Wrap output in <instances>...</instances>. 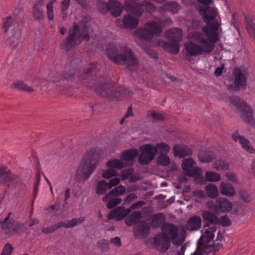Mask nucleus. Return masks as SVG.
I'll return each mask as SVG.
<instances>
[{
  "label": "nucleus",
  "instance_id": "obj_53",
  "mask_svg": "<svg viewBox=\"0 0 255 255\" xmlns=\"http://www.w3.org/2000/svg\"><path fill=\"white\" fill-rule=\"evenodd\" d=\"M240 195L245 202H249L252 200V197L249 193L245 190H241Z\"/></svg>",
  "mask_w": 255,
  "mask_h": 255
},
{
  "label": "nucleus",
  "instance_id": "obj_55",
  "mask_svg": "<svg viewBox=\"0 0 255 255\" xmlns=\"http://www.w3.org/2000/svg\"><path fill=\"white\" fill-rule=\"evenodd\" d=\"M218 224L223 226H228L231 224V222L227 216H223L219 219Z\"/></svg>",
  "mask_w": 255,
  "mask_h": 255
},
{
  "label": "nucleus",
  "instance_id": "obj_29",
  "mask_svg": "<svg viewBox=\"0 0 255 255\" xmlns=\"http://www.w3.org/2000/svg\"><path fill=\"white\" fill-rule=\"evenodd\" d=\"M103 201L104 202H107L106 206L107 208L110 209L120 204L122 202V199L112 195L110 197H107L106 194L103 197Z\"/></svg>",
  "mask_w": 255,
  "mask_h": 255
},
{
  "label": "nucleus",
  "instance_id": "obj_46",
  "mask_svg": "<svg viewBox=\"0 0 255 255\" xmlns=\"http://www.w3.org/2000/svg\"><path fill=\"white\" fill-rule=\"evenodd\" d=\"M10 213H9L7 216L4 218L2 222H0L1 228L3 230H9L12 226L13 223L9 220Z\"/></svg>",
  "mask_w": 255,
  "mask_h": 255
},
{
  "label": "nucleus",
  "instance_id": "obj_27",
  "mask_svg": "<svg viewBox=\"0 0 255 255\" xmlns=\"http://www.w3.org/2000/svg\"><path fill=\"white\" fill-rule=\"evenodd\" d=\"M201 218L199 216H194L188 219L186 228L190 231L198 230L201 227Z\"/></svg>",
  "mask_w": 255,
  "mask_h": 255
},
{
  "label": "nucleus",
  "instance_id": "obj_5",
  "mask_svg": "<svg viewBox=\"0 0 255 255\" xmlns=\"http://www.w3.org/2000/svg\"><path fill=\"white\" fill-rule=\"evenodd\" d=\"M89 25L87 18L83 19L79 25L74 23L73 28L69 30L68 38L62 44L63 48L68 51L80 43L82 40H88L89 39V35L88 34Z\"/></svg>",
  "mask_w": 255,
  "mask_h": 255
},
{
  "label": "nucleus",
  "instance_id": "obj_62",
  "mask_svg": "<svg viewBox=\"0 0 255 255\" xmlns=\"http://www.w3.org/2000/svg\"><path fill=\"white\" fill-rule=\"evenodd\" d=\"M131 173L132 171L129 168L123 170L121 173V176L122 179L123 180L127 179L130 176Z\"/></svg>",
  "mask_w": 255,
  "mask_h": 255
},
{
  "label": "nucleus",
  "instance_id": "obj_22",
  "mask_svg": "<svg viewBox=\"0 0 255 255\" xmlns=\"http://www.w3.org/2000/svg\"><path fill=\"white\" fill-rule=\"evenodd\" d=\"M138 154L139 152L137 149L131 148L123 152L120 157L128 166L133 163V159Z\"/></svg>",
  "mask_w": 255,
  "mask_h": 255
},
{
  "label": "nucleus",
  "instance_id": "obj_6",
  "mask_svg": "<svg viewBox=\"0 0 255 255\" xmlns=\"http://www.w3.org/2000/svg\"><path fill=\"white\" fill-rule=\"evenodd\" d=\"M165 37L169 42L162 40H154L152 42L153 45L161 46L163 49L169 53L177 54L180 50L179 41L182 39V30L178 27L170 28L165 32Z\"/></svg>",
  "mask_w": 255,
  "mask_h": 255
},
{
  "label": "nucleus",
  "instance_id": "obj_40",
  "mask_svg": "<svg viewBox=\"0 0 255 255\" xmlns=\"http://www.w3.org/2000/svg\"><path fill=\"white\" fill-rule=\"evenodd\" d=\"M126 187L122 185H120L118 187L114 188L108 193H107V197H110L111 195L115 197H119V196L123 195L126 192Z\"/></svg>",
  "mask_w": 255,
  "mask_h": 255
},
{
  "label": "nucleus",
  "instance_id": "obj_15",
  "mask_svg": "<svg viewBox=\"0 0 255 255\" xmlns=\"http://www.w3.org/2000/svg\"><path fill=\"white\" fill-rule=\"evenodd\" d=\"M101 4L106 8L105 10H101L102 12L110 10L111 14L115 17L119 16L123 10L122 4L117 0H110L108 3L102 2Z\"/></svg>",
  "mask_w": 255,
  "mask_h": 255
},
{
  "label": "nucleus",
  "instance_id": "obj_28",
  "mask_svg": "<svg viewBox=\"0 0 255 255\" xmlns=\"http://www.w3.org/2000/svg\"><path fill=\"white\" fill-rule=\"evenodd\" d=\"M220 192L226 196H233L236 194L234 187L231 184L224 181L221 182Z\"/></svg>",
  "mask_w": 255,
  "mask_h": 255
},
{
  "label": "nucleus",
  "instance_id": "obj_7",
  "mask_svg": "<svg viewBox=\"0 0 255 255\" xmlns=\"http://www.w3.org/2000/svg\"><path fill=\"white\" fill-rule=\"evenodd\" d=\"M100 82L101 83L93 86L96 93L99 95L109 98H128L131 96L130 93L125 87H118L116 84H107L103 78Z\"/></svg>",
  "mask_w": 255,
  "mask_h": 255
},
{
  "label": "nucleus",
  "instance_id": "obj_35",
  "mask_svg": "<svg viewBox=\"0 0 255 255\" xmlns=\"http://www.w3.org/2000/svg\"><path fill=\"white\" fill-rule=\"evenodd\" d=\"M202 216L203 219L208 221L212 225H217L219 222V218L214 214L208 211H203L202 212Z\"/></svg>",
  "mask_w": 255,
  "mask_h": 255
},
{
  "label": "nucleus",
  "instance_id": "obj_21",
  "mask_svg": "<svg viewBox=\"0 0 255 255\" xmlns=\"http://www.w3.org/2000/svg\"><path fill=\"white\" fill-rule=\"evenodd\" d=\"M233 203L224 197L217 199L215 202V211L221 212H230L233 208Z\"/></svg>",
  "mask_w": 255,
  "mask_h": 255
},
{
  "label": "nucleus",
  "instance_id": "obj_57",
  "mask_svg": "<svg viewBox=\"0 0 255 255\" xmlns=\"http://www.w3.org/2000/svg\"><path fill=\"white\" fill-rule=\"evenodd\" d=\"M141 47L151 57L153 58H156L157 57V53L150 47L143 46H141Z\"/></svg>",
  "mask_w": 255,
  "mask_h": 255
},
{
  "label": "nucleus",
  "instance_id": "obj_20",
  "mask_svg": "<svg viewBox=\"0 0 255 255\" xmlns=\"http://www.w3.org/2000/svg\"><path fill=\"white\" fill-rule=\"evenodd\" d=\"M216 232V228L214 225H205L202 229V235L200 239L209 244L213 240Z\"/></svg>",
  "mask_w": 255,
  "mask_h": 255
},
{
  "label": "nucleus",
  "instance_id": "obj_54",
  "mask_svg": "<svg viewBox=\"0 0 255 255\" xmlns=\"http://www.w3.org/2000/svg\"><path fill=\"white\" fill-rule=\"evenodd\" d=\"M225 176L226 178L232 182L237 183L238 182V178L236 173L231 172L226 173Z\"/></svg>",
  "mask_w": 255,
  "mask_h": 255
},
{
  "label": "nucleus",
  "instance_id": "obj_31",
  "mask_svg": "<svg viewBox=\"0 0 255 255\" xmlns=\"http://www.w3.org/2000/svg\"><path fill=\"white\" fill-rule=\"evenodd\" d=\"M246 24L249 33L252 36H255V18L253 16H245Z\"/></svg>",
  "mask_w": 255,
  "mask_h": 255
},
{
  "label": "nucleus",
  "instance_id": "obj_45",
  "mask_svg": "<svg viewBox=\"0 0 255 255\" xmlns=\"http://www.w3.org/2000/svg\"><path fill=\"white\" fill-rule=\"evenodd\" d=\"M84 220L85 218L84 217L75 218L71 220L68 221L66 223H63L62 226L66 228H71L80 224Z\"/></svg>",
  "mask_w": 255,
  "mask_h": 255
},
{
  "label": "nucleus",
  "instance_id": "obj_64",
  "mask_svg": "<svg viewBox=\"0 0 255 255\" xmlns=\"http://www.w3.org/2000/svg\"><path fill=\"white\" fill-rule=\"evenodd\" d=\"M98 65L97 62L92 64L90 67L86 70L85 72L88 74L91 72L96 71V69L98 67Z\"/></svg>",
  "mask_w": 255,
  "mask_h": 255
},
{
  "label": "nucleus",
  "instance_id": "obj_63",
  "mask_svg": "<svg viewBox=\"0 0 255 255\" xmlns=\"http://www.w3.org/2000/svg\"><path fill=\"white\" fill-rule=\"evenodd\" d=\"M110 242L117 247H120L121 246V239L119 237H115L111 239Z\"/></svg>",
  "mask_w": 255,
  "mask_h": 255
},
{
  "label": "nucleus",
  "instance_id": "obj_58",
  "mask_svg": "<svg viewBox=\"0 0 255 255\" xmlns=\"http://www.w3.org/2000/svg\"><path fill=\"white\" fill-rule=\"evenodd\" d=\"M13 23V19L10 16H9L4 21L3 23V27L4 29V32H6L9 27Z\"/></svg>",
  "mask_w": 255,
  "mask_h": 255
},
{
  "label": "nucleus",
  "instance_id": "obj_18",
  "mask_svg": "<svg viewBox=\"0 0 255 255\" xmlns=\"http://www.w3.org/2000/svg\"><path fill=\"white\" fill-rule=\"evenodd\" d=\"M130 213V209H126L123 206L116 207L111 211L108 215L109 220L115 219L117 221H120L125 218Z\"/></svg>",
  "mask_w": 255,
  "mask_h": 255
},
{
  "label": "nucleus",
  "instance_id": "obj_44",
  "mask_svg": "<svg viewBox=\"0 0 255 255\" xmlns=\"http://www.w3.org/2000/svg\"><path fill=\"white\" fill-rule=\"evenodd\" d=\"M157 163L162 166H168L170 163V159L167 154L160 153L156 159Z\"/></svg>",
  "mask_w": 255,
  "mask_h": 255
},
{
  "label": "nucleus",
  "instance_id": "obj_8",
  "mask_svg": "<svg viewBox=\"0 0 255 255\" xmlns=\"http://www.w3.org/2000/svg\"><path fill=\"white\" fill-rule=\"evenodd\" d=\"M141 217V214L139 211H134L125 220V223L128 226L135 225L133 231L134 236L137 238L146 237L150 229L149 225L146 222H138Z\"/></svg>",
  "mask_w": 255,
  "mask_h": 255
},
{
  "label": "nucleus",
  "instance_id": "obj_4",
  "mask_svg": "<svg viewBox=\"0 0 255 255\" xmlns=\"http://www.w3.org/2000/svg\"><path fill=\"white\" fill-rule=\"evenodd\" d=\"M106 54L114 63L125 64L131 71L136 70L138 67L137 58L131 50L127 46H121L118 50L114 44H110L106 49Z\"/></svg>",
  "mask_w": 255,
  "mask_h": 255
},
{
  "label": "nucleus",
  "instance_id": "obj_11",
  "mask_svg": "<svg viewBox=\"0 0 255 255\" xmlns=\"http://www.w3.org/2000/svg\"><path fill=\"white\" fill-rule=\"evenodd\" d=\"M195 164V161L192 158L185 159L182 161V168L186 175L194 177L198 180L199 183H203L204 178L202 175V169L198 167H193Z\"/></svg>",
  "mask_w": 255,
  "mask_h": 255
},
{
  "label": "nucleus",
  "instance_id": "obj_12",
  "mask_svg": "<svg viewBox=\"0 0 255 255\" xmlns=\"http://www.w3.org/2000/svg\"><path fill=\"white\" fill-rule=\"evenodd\" d=\"M249 74L248 68L240 67L235 72L234 82L228 86L231 92L239 91L241 89H245L247 86L246 77Z\"/></svg>",
  "mask_w": 255,
  "mask_h": 255
},
{
  "label": "nucleus",
  "instance_id": "obj_33",
  "mask_svg": "<svg viewBox=\"0 0 255 255\" xmlns=\"http://www.w3.org/2000/svg\"><path fill=\"white\" fill-rule=\"evenodd\" d=\"M205 190L210 198H216L219 195L218 189L214 184L210 183L206 186Z\"/></svg>",
  "mask_w": 255,
  "mask_h": 255
},
{
  "label": "nucleus",
  "instance_id": "obj_61",
  "mask_svg": "<svg viewBox=\"0 0 255 255\" xmlns=\"http://www.w3.org/2000/svg\"><path fill=\"white\" fill-rule=\"evenodd\" d=\"M120 181L121 180L119 177H115L110 180V181L108 183L110 189L119 184Z\"/></svg>",
  "mask_w": 255,
  "mask_h": 255
},
{
  "label": "nucleus",
  "instance_id": "obj_41",
  "mask_svg": "<svg viewBox=\"0 0 255 255\" xmlns=\"http://www.w3.org/2000/svg\"><path fill=\"white\" fill-rule=\"evenodd\" d=\"M108 189H110V188L108 183L104 180H102L97 183L96 193L98 195H103L105 194Z\"/></svg>",
  "mask_w": 255,
  "mask_h": 255
},
{
  "label": "nucleus",
  "instance_id": "obj_26",
  "mask_svg": "<svg viewBox=\"0 0 255 255\" xmlns=\"http://www.w3.org/2000/svg\"><path fill=\"white\" fill-rule=\"evenodd\" d=\"M181 8V6L175 1H168L160 7L162 11H169L172 13H177Z\"/></svg>",
  "mask_w": 255,
  "mask_h": 255
},
{
  "label": "nucleus",
  "instance_id": "obj_13",
  "mask_svg": "<svg viewBox=\"0 0 255 255\" xmlns=\"http://www.w3.org/2000/svg\"><path fill=\"white\" fill-rule=\"evenodd\" d=\"M139 150L140 154L138 157V162L141 165L148 164L156 155V150L153 144H143L139 147Z\"/></svg>",
  "mask_w": 255,
  "mask_h": 255
},
{
  "label": "nucleus",
  "instance_id": "obj_42",
  "mask_svg": "<svg viewBox=\"0 0 255 255\" xmlns=\"http://www.w3.org/2000/svg\"><path fill=\"white\" fill-rule=\"evenodd\" d=\"M164 218L162 213H158L153 215L150 218L151 226L153 228L159 226L163 222Z\"/></svg>",
  "mask_w": 255,
  "mask_h": 255
},
{
  "label": "nucleus",
  "instance_id": "obj_19",
  "mask_svg": "<svg viewBox=\"0 0 255 255\" xmlns=\"http://www.w3.org/2000/svg\"><path fill=\"white\" fill-rule=\"evenodd\" d=\"M232 138L236 142H239L242 147L250 153H254L255 149L251 145L250 142L245 136L240 135L238 131L232 134Z\"/></svg>",
  "mask_w": 255,
  "mask_h": 255
},
{
  "label": "nucleus",
  "instance_id": "obj_60",
  "mask_svg": "<svg viewBox=\"0 0 255 255\" xmlns=\"http://www.w3.org/2000/svg\"><path fill=\"white\" fill-rule=\"evenodd\" d=\"M143 3L146 10L150 13L153 12L155 11V7L153 3L148 2H144Z\"/></svg>",
  "mask_w": 255,
  "mask_h": 255
},
{
  "label": "nucleus",
  "instance_id": "obj_49",
  "mask_svg": "<svg viewBox=\"0 0 255 255\" xmlns=\"http://www.w3.org/2000/svg\"><path fill=\"white\" fill-rule=\"evenodd\" d=\"M13 248L11 244L6 243L2 249L0 255H10L13 251Z\"/></svg>",
  "mask_w": 255,
  "mask_h": 255
},
{
  "label": "nucleus",
  "instance_id": "obj_25",
  "mask_svg": "<svg viewBox=\"0 0 255 255\" xmlns=\"http://www.w3.org/2000/svg\"><path fill=\"white\" fill-rule=\"evenodd\" d=\"M3 184L6 185L8 188L11 187H21L22 183V180L16 175L11 172L7 177L5 183Z\"/></svg>",
  "mask_w": 255,
  "mask_h": 255
},
{
  "label": "nucleus",
  "instance_id": "obj_24",
  "mask_svg": "<svg viewBox=\"0 0 255 255\" xmlns=\"http://www.w3.org/2000/svg\"><path fill=\"white\" fill-rule=\"evenodd\" d=\"M197 1L203 5V6H201L199 8V11L200 14L203 16V17L204 18V15L207 13L209 9H214L216 12V19L219 24L218 20V15L217 8L214 7L209 6V5L213 2V0H197Z\"/></svg>",
  "mask_w": 255,
  "mask_h": 255
},
{
  "label": "nucleus",
  "instance_id": "obj_17",
  "mask_svg": "<svg viewBox=\"0 0 255 255\" xmlns=\"http://www.w3.org/2000/svg\"><path fill=\"white\" fill-rule=\"evenodd\" d=\"M125 6L127 11L131 12L138 17H140L144 11V3L136 2L131 0H126Z\"/></svg>",
  "mask_w": 255,
  "mask_h": 255
},
{
  "label": "nucleus",
  "instance_id": "obj_38",
  "mask_svg": "<svg viewBox=\"0 0 255 255\" xmlns=\"http://www.w3.org/2000/svg\"><path fill=\"white\" fill-rule=\"evenodd\" d=\"M11 86L16 89L22 90L28 93H31L33 91V89L31 87L25 84L22 81H17L15 83H13Z\"/></svg>",
  "mask_w": 255,
  "mask_h": 255
},
{
  "label": "nucleus",
  "instance_id": "obj_1",
  "mask_svg": "<svg viewBox=\"0 0 255 255\" xmlns=\"http://www.w3.org/2000/svg\"><path fill=\"white\" fill-rule=\"evenodd\" d=\"M204 21L207 26L202 28L203 34L197 31L188 33L189 41L184 43V56L191 61L192 57H197L203 52L210 53L215 47V43L218 40V30L219 24L216 19V12L214 9H209L204 15Z\"/></svg>",
  "mask_w": 255,
  "mask_h": 255
},
{
  "label": "nucleus",
  "instance_id": "obj_23",
  "mask_svg": "<svg viewBox=\"0 0 255 255\" xmlns=\"http://www.w3.org/2000/svg\"><path fill=\"white\" fill-rule=\"evenodd\" d=\"M192 153V149L186 145L175 144L173 147V154L176 157H183Z\"/></svg>",
  "mask_w": 255,
  "mask_h": 255
},
{
  "label": "nucleus",
  "instance_id": "obj_47",
  "mask_svg": "<svg viewBox=\"0 0 255 255\" xmlns=\"http://www.w3.org/2000/svg\"><path fill=\"white\" fill-rule=\"evenodd\" d=\"M117 175H118L117 171L112 168L105 170L103 173V177L105 178H110Z\"/></svg>",
  "mask_w": 255,
  "mask_h": 255
},
{
  "label": "nucleus",
  "instance_id": "obj_10",
  "mask_svg": "<svg viewBox=\"0 0 255 255\" xmlns=\"http://www.w3.org/2000/svg\"><path fill=\"white\" fill-rule=\"evenodd\" d=\"M229 102L236 108L243 119L249 124L255 126V119L251 107L243 100L237 96L229 98Z\"/></svg>",
  "mask_w": 255,
  "mask_h": 255
},
{
  "label": "nucleus",
  "instance_id": "obj_34",
  "mask_svg": "<svg viewBox=\"0 0 255 255\" xmlns=\"http://www.w3.org/2000/svg\"><path fill=\"white\" fill-rule=\"evenodd\" d=\"M213 167L214 169L219 171L227 170L229 168V163L226 160L220 159L214 162Z\"/></svg>",
  "mask_w": 255,
  "mask_h": 255
},
{
  "label": "nucleus",
  "instance_id": "obj_52",
  "mask_svg": "<svg viewBox=\"0 0 255 255\" xmlns=\"http://www.w3.org/2000/svg\"><path fill=\"white\" fill-rule=\"evenodd\" d=\"M32 14L33 16L36 19H41L43 17V8L33 7Z\"/></svg>",
  "mask_w": 255,
  "mask_h": 255
},
{
  "label": "nucleus",
  "instance_id": "obj_32",
  "mask_svg": "<svg viewBox=\"0 0 255 255\" xmlns=\"http://www.w3.org/2000/svg\"><path fill=\"white\" fill-rule=\"evenodd\" d=\"M107 166L109 168L113 169H121L125 166H127V164L125 163L122 159H112L108 161Z\"/></svg>",
  "mask_w": 255,
  "mask_h": 255
},
{
  "label": "nucleus",
  "instance_id": "obj_56",
  "mask_svg": "<svg viewBox=\"0 0 255 255\" xmlns=\"http://www.w3.org/2000/svg\"><path fill=\"white\" fill-rule=\"evenodd\" d=\"M159 23L163 27V26L171 25L172 21L171 18L169 17H165L164 18H159Z\"/></svg>",
  "mask_w": 255,
  "mask_h": 255
},
{
  "label": "nucleus",
  "instance_id": "obj_14",
  "mask_svg": "<svg viewBox=\"0 0 255 255\" xmlns=\"http://www.w3.org/2000/svg\"><path fill=\"white\" fill-rule=\"evenodd\" d=\"M223 239V237L222 234L218 232L217 238L212 243V245L209 243L207 246L201 245L198 247L196 251H198L200 254L203 253L202 255H207L211 252L215 253L222 248L223 245L221 242Z\"/></svg>",
  "mask_w": 255,
  "mask_h": 255
},
{
  "label": "nucleus",
  "instance_id": "obj_3",
  "mask_svg": "<svg viewBox=\"0 0 255 255\" xmlns=\"http://www.w3.org/2000/svg\"><path fill=\"white\" fill-rule=\"evenodd\" d=\"M101 152V148L95 147L85 153L76 170L75 178L78 181L85 182L89 178L98 166Z\"/></svg>",
  "mask_w": 255,
  "mask_h": 255
},
{
  "label": "nucleus",
  "instance_id": "obj_36",
  "mask_svg": "<svg viewBox=\"0 0 255 255\" xmlns=\"http://www.w3.org/2000/svg\"><path fill=\"white\" fill-rule=\"evenodd\" d=\"M205 179L207 181L215 182L219 181L221 179V176L218 173L207 171L205 172Z\"/></svg>",
  "mask_w": 255,
  "mask_h": 255
},
{
  "label": "nucleus",
  "instance_id": "obj_16",
  "mask_svg": "<svg viewBox=\"0 0 255 255\" xmlns=\"http://www.w3.org/2000/svg\"><path fill=\"white\" fill-rule=\"evenodd\" d=\"M139 19L138 17L132 16L130 14L125 15L123 20L117 19V23L120 27L124 28L133 29L138 24Z\"/></svg>",
  "mask_w": 255,
  "mask_h": 255
},
{
  "label": "nucleus",
  "instance_id": "obj_2",
  "mask_svg": "<svg viewBox=\"0 0 255 255\" xmlns=\"http://www.w3.org/2000/svg\"><path fill=\"white\" fill-rule=\"evenodd\" d=\"M162 233L154 238V245L160 253H164L170 247V243L175 245H180L185 239L186 231L184 228L177 227L171 223L162 226Z\"/></svg>",
  "mask_w": 255,
  "mask_h": 255
},
{
  "label": "nucleus",
  "instance_id": "obj_9",
  "mask_svg": "<svg viewBox=\"0 0 255 255\" xmlns=\"http://www.w3.org/2000/svg\"><path fill=\"white\" fill-rule=\"evenodd\" d=\"M162 32V26L154 20L147 21L142 27L135 31V35L147 42H150L154 36H159Z\"/></svg>",
  "mask_w": 255,
  "mask_h": 255
},
{
  "label": "nucleus",
  "instance_id": "obj_43",
  "mask_svg": "<svg viewBox=\"0 0 255 255\" xmlns=\"http://www.w3.org/2000/svg\"><path fill=\"white\" fill-rule=\"evenodd\" d=\"M154 149L156 150V154L157 152L167 154L170 149V147L165 142H160L154 145Z\"/></svg>",
  "mask_w": 255,
  "mask_h": 255
},
{
  "label": "nucleus",
  "instance_id": "obj_59",
  "mask_svg": "<svg viewBox=\"0 0 255 255\" xmlns=\"http://www.w3.org/2000/svg\"><path fill=\"white\" fill-rule=\"evenodd\" d=\"M144 204L145 203L144 201H138L132 204L130 208H128V209H130V212L131 210L138 209L141 208Z\"/></svg>",
  "mask_w": 255,
  "mask_h": 255
},
{
  "label": "nucleus",
  "instance_id": "obj_30",
  "mask_svg": "<svg viewBox=\"0 0 255 255\" xmlns=\"http://www.w3.org/2000/svg\"><path fill=\"white\" fill-rule=\"evenodd\" d=\"M215 158L213 152L207 150H202L198 154L199 160L203 163L211 162Z\"/></svg>",
  "mask_w": 255,
  "mask_h": 255
},
{
  "label": "nucleus",
  "instance_id": "obj_51",
  "mask_svg": "<svg viewBox=\"0 0 255 255\" xmlns=\"http://www.w3.org/2000/svg\"><path fill=\"white\" fill-rule=\"evenodd\" d=\"M148 116L152 117L153 121H160L164 119L163 116L153 111H150L148 113Z\"/></svg>",
  "mask_w": 255,
  "mask_h": 255
},
{
  "label": "nucleus",
  "instance_id": "obj_39",
  "mask_svg": "<svg viewBox=\"0 0 255 255\" xmlns=\"http://www.w3.org/2000/svg\"><path fill=\"white\" fill-rule=\"evenodd\" d=\"M10 170L5 165L0 164V184H3L10 174Z\"/></svg>",
  "mask_w": 255,
  "mask_h": 255
},
{
  "label": "nucleus",
  "instance_id": "obj_37",
  "mask_svg": "<svg viewBox=\"0 0 255 255\" xmlns=\"http://www.w3.org/2000/svg\"><path fill=\"white\" fill-rule=\"evenodd\" d=\"M20 38V32L18 29H16L15 30V32L12 35L5 39V44L7 46H12L15 42L18 43V40H19Z\"/></svg>",
  "mask_w": 255,
  "mask_h": 255
},
{
  "label": "nucleus",
  "instance_id": "obj_48",
  "mask_svg": "<svg viewBox=\"0 0 255 255\" xmlns=\"http://www.w3.org/2000/svg\"><path fill=\"white\" fill-rule=\"evenodd\" d=\"M138 198L136 193H131L126 197L124 200V205H129L131 202L137 199Z\"/></svg>",
  "mask_w": 255,
  "mask_h": 255
},
{
  "label": "nucleus",
  "instance_id": "obj_50",
  "mask_svg": "<svg viewBox=\"0 0 255 255\" xmlns=\"http://www.w3.org/2000/svg\"><path fill=\"white\" fill-rule=\"evenodd\" d=\"M97 247L101 250H107L109 248V242L106 240L102 239L98 242Z\"/></svg>",
  "mask_w": 255,
  "mask_h": 255
}]
</instances>
